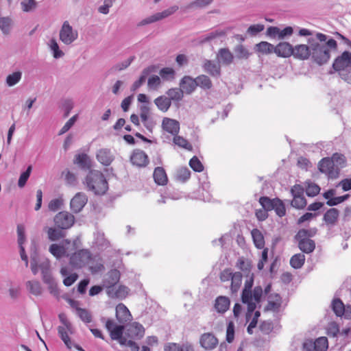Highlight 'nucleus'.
<instances>
[{"label": "nucleus", "mask_w": 351, "mask_h": 351, "mask_svg": "<svg viewBox=\"0 0 351 351\" xmlns=\"http://www.w3.org/2000/svg\"><path fill=\"white\" fill-rule=\"evenodd\" d=\"M130 160L132 165L138 167H145L149 162L147 154L139 149H136L132 152Z\"/></svg>", "instance_id": "obj_11"}, {"label": "nucleus", "mask_w": 351, "mask_h": 351, "mask_svg": "<svg viewBox=\"0 0 351 351\" xmlns=\"http://www.w3.org/2000/svg\"><path fill=\"white\" fill-rule=\"evenodd\" d=\"M291 205L297 209H302L306 205V200L304 195L293 197V200L291 202Z\"/></svg>", "instance_id": "obj_53"}, {"label": "nucleus", "mask_w": 351, "mask_h": 351, "mask_svg": "<svg viewBox=\"0 0 351 351\" xmlns=\"http://www.w3.org/2000/svg\"><path fill=\"white\" fill-rule=\"evenodd\" d=\"M95 244L100 249H106L110 246L109 241L106 239L104 233L97 231L94 234Z\"/></svg>", "instance_id": "obj_32"}, {"label": "nucleus", "mask_w": 351, "mask_h": 351, "mask_svg": "<svg viewBox=\"0 0 351 351\" xmlns=\"http://www.w3.org/2000/svg\"><path fill=\"white\" fill-rule=\"evenodd\" d=\"M159 74L164 80H173L176 76L175 71L170 67H165L160 69Z\"/></svg>", "instance_id": "obj_50"}, {"label": "nucleus", "mask_w": 351, "mask_h": 351, "mask_svg": "<svg viewBox=\"0 0 351 351\" xmlns=\"http://www.w3.org/2000/svg\"><path fill=\"white\" fill-rule=\"evenodd\" d=\"M251 234L255 246L258 249H263L265 247V240L261 232L255 228L252 230Z\"/></svg>", "instance_id": "obj_35"}, {"label": "nucleus", "mask_w": 351, "mask_h": 351, "mask_svg": "<svg viewBox=\"0 0 351 351\" xmlns=\"http://www.w3.org/2000/svg\"><path fill=\"white\" fill-rule=\"evenodd\" d=\"M88 197L82 192L77 193L70 202V208L74 213H79L87 204Z\"/></svg>", "instance_id": "obj_12"}, {"label": "nucleus", "mask_w": 351, "mask_h": 351, "mask_svg": "<svg viewBox=\"0 0 351 351\" xmlns=\"http://www.w3.org/2000/svg\"><path fill=\"white\" fill-rule=\"evenodd\" d=\"M75 219L73 214L67 211H61L53 217L54 225L64 231L71 228L75 223Z\"/></svg>", "instance_id": "obj_8"}, {"label": "nucleus", "mask_w": 351, "mask_h": 351, "mask_svg": "<svg viewBox=\"0 0 351 351\" xmlns=\"http://www.w3.org/2000/svg\"><path fill=\"white\" fill-rule=\"evenodd\" d=\"M78 38V32L73 29L68 21L63 22L59 32L60 40L66 45L72 44Z\"/></svg>", "instance_id": "obj_7"}, {"label": "nucleus", "mask_w": 351, "mask_h": 351, "mask_svg": "<svg viewBox=\"0 0 351 351\" xmlns=\"http://www.w3.org/2000/svg\"><path fill=\"white\" fill-rule=\"evenodd\" d=\"M197 86H199L204 90H209L213 86L210 79L206 75H200L195 78Z\"/></svg>", "instance_id": "obj_36"}, {"label": "nucleus", "mask_w": 351, "mask_h": 351, "mask_svg": "<svg viewBox=\"0 0 351 351\" xmlns=\"http://www.w3.org/2000/svg\"><path fill=\"white\" fill-rule=\"evenodd\" d=\"M314 233L315 232H312L311 230L301 229L295 236V240L298 242V247L302 252L310 254L314 251L315 243L313 240L309 239V237L313 236Z\"/></svg>", "instance_id": "obj_5"}, {"label": "nucleus", "mask_w": 351, "mask_h": 351, "mask_svg": "<svg viewBox=\"0 0 351 351\" xmlns=\"http://www.w3.org/2000/svg\"><path fill=\"white\" fill-rule=\"evenodd\" d=\"M235 56L239 59H247L250 55L248 50L242 45H238L234 48Z\"/></svg>", "instance_id": "obj_51"}, {"label": "nucleus", "mask_w": 351, "mask_h": 351, "mask_svg": "<svg viewBox=\"0 0 351 351\" xmlns=\"http://www.w3.org/2000/svg\"><path fill=\"white\" fill-rule=\"evenodd\" d=\"M154 104L160 110L167 112L171 105V101L168 97L159 96L154 99Z\"/></svg>", "instance_id": "obj_33"}, {"label": "nucleus", "mask_w": 351, "mask_h": 351, "mask_svg": "<svg viewBox=\"0 0 351 351\" xmlns=\"http://www.w3.org/2000/svg\"><path fill=\"white\" fill-rule=\"evenodd\" d=\"M332 68L338 71L341 77L351 84V53L343 51L341 56L337 57L332 64Z\"/></svg>", "instance_id": "obj_4"}, {"label": "nucleus", "mask_w": 351, "mask_h": 351, "mask_svg": "<svg viewBox=\"0 0 351 351\" xmlns=\"http://www.w3.org/2000/svg\"><path fill=\"white\" fill-rule=\"evenodd\" d=\"M335 161L339 162L341 165V162H344L343 156L335 154L332 158H324L319 162V169L322 173H324L328 175H331L334 169Z\"/></svg>", "instance_id": "obj_9"}, {"label": "nucleus", "mask_w": 351, "mask_h": 351, "mask_svg": "<svg viewBox=\"0 0 351 351\" xmlns=\"http://www.w3.org/2000/svg\"><path fill=\"white\" fill-rule=\"evenodd\" d=\"M116 317L120 324H124L132 319V315L130 311L122 303L116 306Z\"/></svg>", "instance_id": "obj_21"}, {"label": "nucleus", "mask_w": 351, "mask_h": 351, "mask_svg": "<svg viewBox=\"0 0 351 351\" xmlns=\"http://www.w3.org/2000/svg\"><path fill=\"white\" fill-rule=\"evenodd\" d=\"M213 0H195L191 2L188 8H204L213 3Z\"/></svg>", "instance_id": "obj_61"}, {"label": "nucleus", "mask_w": 351, "mask_h": 351, "mask_svg": "<svg viewBox=\"0 0 351 351\" xmlns=\"http://www.w3.org/2000/svg\"><path fill=\"white\" fill-rule=\"evenodd\" d=\"M305 256L302 253L294 254L290 259V265L294 269H300L304 264Z\"/></svg>", "instance_id": "obj_39"}, {"label": "nucleus", "mask_w": 351, "mask_h": 351, "mask_svg": "<svg viewBox=\"0 0 351 351\" xmlns=\"http://www.w3.org/2000/svg\"><path fill=\"white\" fill-rule=\"evenodd\" d=\"M332 308L338 317H341L345 313V306L340 299H335L332 301Z\"/></svg>", "instance_id": "obj_46"}, {"label": "nucleus", "mask_w": 351, "mask_h": 351, "mask_svg": "<svg viewBox=\"0 0 351 351\" xmlns=\"http://www.w3.org/2000/svg\"><path fill=\"white\" fill-rule=\"evenodd\" d=\"M167 95L169 96L170 101L171 100L180 101L182 99L184 93L181 88H170L167 91Z\"/></svg>", "instance_id": "obj_45"}, {"label": "nucleus", "mask_w": 351, "mask_h": 351, "mask_svg": "<svg viewBox=\"0 0 351 351\" xmlns=\"http://www.w3.org/2000/svg\"><path fill=\"white\" fill-rule=\"evenodd\" d=\"M190 167L196 172L204 170V166L197 156H193L189 161Z\"/></svg>", "instance_id": "obj_60"}, {"label": "nucleus", "mask_w": 351, "mask_h": 351, "mask_svg": "<svg viewBox=\"0 0 351 351\" xmlns=\"http://www.w3.org/2000/svg\"><path fill=\"white\" fill-rule=\"evenodd\" d=\"M77 314L85 323H90L92 321V316L90 313L85 308H77Z\"/></svg>", "instance_id": "obj_63"}, {"label": "nucleus", "mask_w": 351, "mask_h": 351, "mask_svg": "<svg viewBox=\"0 0 351 351\" xmlns=\"http://www.w3.org/2000/svg\"><path fill=\"white\" fill-rule=\"evenodd\" d=\"M191 176V171L188 167H181L176 173V178L178 181L185 182Z\"/></svg>", "instance_id": "obj_41"}, {"label": "nucleus", "mask_w": 351, "mask_h": 351, "mask_svg": "<svg viewBox=\"0 0 351 351\" xmlns=\"http://www.w3.org/2000/svg\"><path fill=\"white\" fill-rule=\"evenodd\" d=\"M349 195L346 194L343 196H339V197H333L329 200H327L326 204L330 206H336L339 204H341V202H344L345 200L348 199L349 197Z\"/></svg>", "instance_id": "obj_64"}, {"label": "nucleus", "mask_w": 351, "mask_h": 351, "mask_svg": "<svg viewBox=\"0 0 351 351\" xmlns=\"http://www.w3.org/2000/svg\"><path fill=\"white\" fill-rule=\"evenodd\" d=\"M224 35V32L223 31L215 30L210 32L199 38V43L200 44H203L205 43L210 42L217 37L221 36Z\"/></svg>", "instance_id": "obj_40"}, {"label": "nucleus", "mask_w": 351, "mask_h": 351, "mask_svg": "<svg viewBox=\"0 0 351 351\" xmlns=\"http://www.w3.org/2000/svg\"><path fill=\"white\" fill-rule=\"evenodd\" d=\"M339 212L337 208H330L324 215V221L328 225H335L339 217Z\"/></svg>", "instance_id": "obj_30"}, {"label": "nucleus", "mask_w": 351, "mask_h": 351, "mask_svg": "<svg viewBox=\"0 0 351 351\" xmlns=\"http://www.w3.org/2000/svg\"><path fill=\"white\" fill-rule=\"evenodd\" d=\"M96 158L104 166H109L114 159V154L108 148L99 149L97 152Z\"/></svg>", "instance_id": "obj_19"}, {"label": "nucleus", "mask_w": 351, "mask_h": 351, "mask_svg": "<svg viewBox=\"0 0 351 351\" xmlns=\"http://www.w3.org/2000/svg\"><path fill=\"white\" fill-rule=\"evenodd\" d=\"M274 207V208L273 210H275L276 214L278 217H282L285 215V214H286L285 206L281 199L276 197V200Z\"/></svg>", "instance_id": "obj_52"}, {"label": "nucleus", "mask_w": 351, "mask_h": 351, "mask_svg": "<svg viewBox=\"0 0 351 351\" xmlns=\"http://www.w3.org/2000/svg\"><path fill=\"white\" fill-rule=\"evenodd\" d=\"M315 351H326L328 347V339L326 337H321L315 339L313 343Z\"/></svg>", "instance_id": "obj_44"}, {"label": "nucleus", "mask_w": 351, "mask_h": 351, "mask_svg": "<svg viewBox=\"0 0 351 351\" xmlns=\"http://www.w3.org/2000/svg\"><path fill=\"white\" fill-rule=\"evenodd\" d=\"M49 252L57 259H60L66 255V250L64 246L56 243H53L49 246Z\"/></svg>", "instance_id": "obj_31"}, {"label": "nucleus", "mask_w": 351, "mask_h": 351, "mask_svg": "<svg viewBox=\"0 0 351 351\" xmlns=\"http://www.w3.org/2000/svg\"><path fill=\"white\" fill-rule=\"evenodd\" d=\"M120 272L114 269L109 271L104 277L102 280V287L109 290L115 287L120 280Z\"/></svg>", "instance_id": "obj_14"}, {"label": "nucleus", "mask_w": 351, "mask_h": 351, "mask_svg": "<svg viewBox=\"0 0 351 351\" xmlns=\"http://www.w3.org/2000/svg\"><path fill=\"white\" fill-rule=\"evenodd\" d=\"M78 118L77 114H75L71 118H70L63 125V127L61 128V130L59 131L58 135H62L66 132H68L71 127L75 124L77 119Z\"/></svg>", "instance_id": "obj_54"}, {"label": "nucleus", "mask_w": 351, "mask_h": 351, "mask_svg": "<svg viewBox=\"0 0 351 351\" xmlns=\"http://www.w3.org/2000/svg\"><path fill=\"white\" fill-rule=\"evenodd\" d=\"M26 287L29 292L34 295L38 296L42 294V287L38 281L29 280L26 282Z\"/></svg>", "instance_id": "obj_37"}, {"label": "nucleus", "mask_w": 351, "mask_h": 351, "mask_svg": "<svg viewBox=\"0 0 351 351\" xmlns=\"http://www.w3.org/2000/svg\"><path fill=\"white\" fill-rule=\"evenodd\" d=\"M71 326H58V332L60 337L68 348H71L72 343L69 337L68 331L71 330Z\"/></svg>", "instance_id": "obj_34"}, {"label": "nucleus", "mask_w": 351, "mask_h": 351, "mask_svg": "<svg viewBox=\"0 0 351 351\" xmlns=\"http://www.w3.org/2000/svg\"><path fill=\"white\" fill-rule=\"evenodd\" d=\"M21 78L22 72L19 71H15L6 77L5 82L8 86H14L20 82Z\"/></svg>", "instance_id": "obj_42"}, {"label": "nucleus", "mask_w": 351, "mask_h": 351, "mask_svg": "<svg viewBox=\"0 0 351 351\" xmlns=\"http://www.w3.org/2000/svg\"><path fill=\"white\" fill-rule=\"evenodd\" d=\"M230 304V299L226 296L221 295L216 298L215 308L218 313H224L228 310Z\"/></svg>", "instance_id": "obj_26"}, {"label": "nucleus", "mask_w": 351, "mask_h": 351, "mask_svg": "<svg viewBox=\"0 0 351 351\" xmlns=\"http://www.w3.org/2000/svg\"><path fill=\"white\" fill-rule=\"evenodd\" d=\"M31 171H32V167L29 166L27 168L26 171L23 172L21 174L19 179V182H18V186L20 188H23L25 185L28 178H29Z\"/></svg>", "instance_id": "obj_59"}, {"label": "nucleus", "mask_w": 351, "mask_h": 351, "mask_svg": "<svg viewBox=\"0 0 351 351\" xmlns=\"http://www.w3.org/2000/svg\"><path fill=\"white\" fill-rule=\"evenodd\" d=\"M276 198L270 199L268 197H261L259 199V203L265 210H272L274 209V204Z\"/></svg>", "instance_id": "obj_48"}, {"label": "nucleus", "mask_w": 351, "mask_h": 351, "mask_svg": "<svg viewBox=\"0 0 351 351\" xmlns=\"http://www.w3.org/2000/svg\"><path fill=\"white\" fill-rule=\"evenodd\" d=\"M319 191L320 187L315 183L308 184L306 189V194L308 197H315L319 194Z\"/></svg>", "instance_id": "obj_62"}, {"label": "nucleus", "mask_w": 351, "mask_h": 351, "mask_svg": "<svg viewBox=\"0 0 351 351\" xmlns=\"http://www.w3.org/2000/svg\"><path fill=\"white\" fill-rule=\"evenodd\" d=\"M93 259L94 258L88 250L82 249L71 256L69 263L73 267L80 269L91 263Z\"/></svg>", "instance_id": "obj_6"}, {"label": "nucleus", "mask_w": 351, "mask_h": 351, "mask_svg": "<svg viewBox=\"0 0 351 351\" xmlns=\"http://www.w3.org/2000/svg\"><path fill=\"white\" fill-rule=\"evenodd\" d=\"M256 51L263 54H270L274 53L275 47L266 41H262L256 45Z\"/></svg>", "instance_id": "obj_38"}, {"label": "nucleus", "mask_w": 351, "mask_h": 351, "mask_svg": "<svg viewBox=\"0 0 351 351\" xmlns=\"http://www.w3.org/2000/svg\"><path fill=\"white\" fill-rule=\"evenodd\" d=\"M30 267L34 275L37 274L40 270L43 282L48 285L50 289H53L56 285L51 274L50 262L47 258L40 257L34 252L31 254Z\"/></svg>", "instance_id": "obj_2"}, {"label": "nucleus", "mask_w": 351, "mask_h": 351, "mask_svg": "<svg viewBox=\"0 0 351 351\" xmlns=\"http://www.w3.org/2000/svg\"><path fill=\"white\" fill-rule=\"evenodd\" d=\"M199 344L206 350H213L219 344V340L213 332H205L200 336Z\"/></svg>", "instance_id": "obj_13"}, {"label": "nucleus", "mask_w": 351, "mask_h": 351, "mask_svg": "<svg viewBox=\"0 0 351 351\" xmlns=\"http://www.w3.org/2000/svg\"><path fill=\"white\" fill-rule=\"evenodd\" d=\"M217 58L219 63L224 65H229L233 62L234 56L227 48H222L219 50Z\"/></svg>", "instance_id": "obj_25"}, {"label": "nucleus", "mask_w": 351, "mask_h": 351, "mask_svg": "<svg viewBox=\"0 0 351 351\" xmlns=\"http://www.w3.org/2000/svg\"><path fill=\"white\" fill-rule=\"evenodd\" d=\"M162 127L164 130L171 134L176 135L180 131V123L178 121L170 118L165 117L162 122Z\"/></svg>", "instance_id": "obj_23"}, {"label": "nucleus", "mask_w": 351, "mask_h": 351, "mask_svg": "<svg viewBox=\"0 0 351 351\" xmlns=\"http://www.w3.org/2000/svg\"><path fill=\"white\" fill-rule=\"evenodd\" d=\"M49 45L55 58H60L64 56L63 51L60 49L59 45L54 38H52L49 40Z\"/></svg>", "instance_id": "obj_49"}, {"label": "nucleus", "mask_w": 351, "mask_h": 351, "mask_svg": "<svg viewBox=\"0 0 351 351\" xmlns=\"http://www.w3.org/2000/svg\"><path fill=\"white\" fill-rule=\"evenodd\" d=\"M74 163L79 165V167L84 170L89 169L91 167L90 160L87 154H80L75 156Z\"/></svg>", "instance_id": "obj_29"}, {"label": "nucleus", "mask_w": 351, "mask_h": 351, "mask_svg": "<svg viewBox=\"0 0 351 351\" xmlns=\"http://www.w3.org/2000/svg\"><path fill=\"white\" fill-rule=\"evenodd\" d=\"M178 10V5H173V6L170 7L169 8L163 10L161 12L156 13L152 16H149L144 19L143 20H142L140 22L139 25H145L147 24H150V23L158 21L160 20H162L163 19H165V18L171 16V14L175 13Z\"/></svg>", "instance_id": "obj_10"}, {"label": "nucleus", "mask_w": 351, "mask_h": 351, "mask_svg": "<svg viewBox=\"0 0 351 351\" xmlns=\"http://www.w3.org/2000/svg\"><path fill=\"white\" fill-rule=\"evenodd\" d=\"M43 230L47 233V238L50 241H58L65 237V232L56 226L53 227L45 226Z\"/></svg>", "instance_id": "obj_20"}, {"label": "nucleus", "mask_w": 351, "mask_h": 351, "mask_svg": "<svg viewBox=\"0 0 351 351\" xmlns=\"http://www.w3.org/2000/svg\"><path fill=\"white\" fill-rule=\"evenodd\" d=\"M84 184L87 191L95 195H103L108 189V184L104 175L96 170H91L86 176Z\"/></svg>", "instance_id": "obj_3"}, {"label": "nucleus", "mask_w": 351, "mask_h": 351, "mask_svg": "<svg viewBox=\"0 0 351 351\" xmlns=\"http://www.w3.org/2000/svg\"><path fill=\"white\" fill-rule=\"evenodd\" d=\"M180 87L182 91H183V93L187 95L191 94L197 88L195 79L189 75L184 76L180 80Z\"/></svg>", "instance_id": "obj_18"}, {"label": "nucleus", "mask_w": 351, "mask_h": 351, "mask_svg": "<svg viewBox=\"0 0 351 351\" xmlns=\"http://www.w3.org/2000/svg\"><path fill=\"white\" fill-rule=\"evenodd\" d=\"M154 67L153 66H148L144 69L141 73L139 79L134 82L131 87L132 91L137 90L146 80L147 77L154 71Z\"/></svg>", "instance_id": "obj_28"}, {"label": "nucleus", "mask_w": 351, "mask_h": 351, "mask_svg": "<svg viewBox=\"0 0 351 351\" xmlns=\"http://www.w3.org/2000/svg\"><path fill=\"white\" fill-rule=\"evenodd\" d=\"M12 25V20L10 17H0V29L3 34H8Z\"/></svg>", "instance_id": "obj_47"}, {"label": "nucleus", "mask_w": 351, "mask_h": 351, "mask_svg": "<svg viewBox=\"0 0 351 351\" xmlns=\"http://www.w3.org/2000/svg\"><path fill=\"white\" fill-rule=\"evenodd\" d=\"M204 71L213 77H219L221 75V66L212 60L205 59L202 64Z\"/></svg>", "instance_id": "obj_17"}, {"label": "nucleus", "mask_w": 351, "mask_h": 351, "mask_svg": "<svg viewBox=\"0 0 351 351\" xmlns=\"http://www.w3.org/2000/svg\"><path fill=\"white\" fill-rule=\"evenodd\" d=\"M274 53L278 57L289 58L293 53V46L287 42L280 43L275 47Z\"/></svg>", "instance_id": "obj_22"}, {"label": "nucleus", "mask_w": 351, "mask_h": 351, "mask_svg": "<svg viewBox=\"0 0 351 351\" xmlns=\"http://www.w3.org/2000/svg\"><path fill=\"white\" fill-rule=\"evenodd\" d=\"M130 289L124 285H119L118 287H113L109 290H106V293L110 298H117L123 300L126 298Z\"/></svg>", "instance_id": "obj_24"}, {"label": "nucleus", "mask_w": 351, "mask_h": 351, "mask_svg": "<svg viewBox=\"0 0 351 351\" xmlns=\"http://www.w3.org/2000/svg\"><path fill=\"white\" fill-rule=\"evenodd\" d=\"M324 34L317 32L315 38H308V45H311L312 60L319 65L326 64L330 58V49H336L337 41Z\"/></svg>", "instance_id": "obj_1"}, {"label": "nucleus", "mask_w": 351, "mask_h": 351, "mask_svg": "<svg viewBox=\"0 0 351 351\" xmlns=\"http://www.w3.org/2000/svg\"><path fill=\"white\" fill-rule=\"evenodd\" d=\"M145 335V328L142 324L133 322L128 327L126 335L130 339H141Z\"/></svg>", "instance_id": "obj_16"}, {"label": "nucleus", "mask_w": 351, "mask_h": 351, "mask_svg": "<svg viewBox=\"0 0 351 351\" xmlns=\"http://www.w3.org/2000/svg\"><path fill=\"white\" fill-rule=\"evenodd\" d=\"M292 56L295 58L300 60H308L311 54V45H306L304 44L297 45L293 47Z\"/></svg>", "instance_id": "obj_15"}, {"label": "nucleus", "mask_w": 351, "mask_h": 351, "mask_svg": "<svg viewBox=\"0 0 351 351\" xmlns=\"http://www.w3.org/2000/svg\"><path fill=\"white\" fill-rule=\"evenodd\" d=\"M242 277L241 272L233 273L231 278V291L232 293H236L239 290L241 285Z\"/></svg>", "instance_id": "obj_43"}, {"label": "nucleus", "mask_w": 351, "mask_h": 351, "mask_svg": "<svg viewBox=\"0 0 351 351\" xmlns=\"http://www.w3.org/2000/svg\"><path fill=\"white\" fill-rule=\"evenodd\" d=\"M234 339V324L229 322L227 325L226 340L228 343H232Z\"/></svg>", "instance_id": "obj_57"}, {"label": "nucleus", "mask_w": 351, "mask_h": 351, "mask_svg": "<svg viewBox=\"0 0 351 351\" xmlns=\"http://www.w3.org/2000/svg\"><path fill=\"white\" fill-rule=\"evenodd\" d=\"M153 177L155 182L158 185H165L167 183V176L162 167H156L154 171Z\"/></svg>", "instance_id": "obj_27"}, {"label": "nucleus", "mask_w": 351, "mask_h": 351, "mask_svg": "<svg viewBox=\"0 0 351 351\" xmlns=\"http://www.w3.org/2000/svg\"><path fill=\"white\" fill-rule=\"evenodd\" d=\"M274 301H269L266 310L278 311L281 306V297L279 294H275Z\"/></svg>", "instance_id": "obj_55"}, {"label": "nucleus", "mask_w": 351, "mask_h": 351, "mask_svg": "<svg viewBox=\"0 0 351 351\" xmlns=\"http://www.w3.org/2000/svg\"><path fill=\"white\" fill-rule=\"evenodd\" d=\"M124 326L123 325H119L114 327V329L110 332V337L112 340H117L121 339L123 336Z\"/></svg>", "instance_id": "obj_58"}, {"label": "nucleus", "mask_w": 351, "mask_h": 351, "mask_svg": "<svg viewBox=\"0 0 351 351\" xmlns=\"http://www.w3.org/2000/svg\"><path fill=\"white\" fill-rule=\"evenodd\" d=\"M173 143L180 147L185 148L186 149H191V145L189 143L187 140L182 136H178V134L174 135Z\"/></svg>", "instance_id": "obj_56"}]
</instances>
